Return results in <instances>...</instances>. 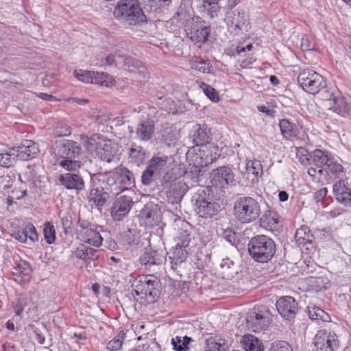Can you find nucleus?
Returning <instances> with one entry per match:
<instances>
[{"instance_id":"obj_59","label":"nucleus","mask_w":351,"mask_h":351,"mask_svg":"<svg viewBox=\"0 0 351 351\" xmlns=\"http://www.w3.org/2000/svg\"><path fill=\"white\" fill-rule=\"evenodd\" d=\"M191 241V235L187 230L181 231L177 237L176 245L186 247Z\"/></svg>"},{"instance_id":"obj_34","label":"nucleus","mask_w":351,"mask_h":351,"mask_svg":"<svg viewBox=\"0 0 351 351\" xmlns=\"http://www.w3.org/2000/svg\"><path fill=\"white\" fill-rule=\"evenodd\" d=\"M117 173L118 182L119 186L124 189V191L128 190L129 188L134 186V178L133 174L124 167L119 169Z\"/></svg>"},{"instance_id":"obj_64","label":"nucleus","mask_w":351,"mask_h":351,"mask_svg":"<svg viewBox=\"0 0 351 351\" xmlns=\"http://www.w3.org/2000/svg\"><path fill=\"white\" fill-rule=\"evenodd\" d=\"M37 173L34 166L28 165L24 172V177L27 182H34L36 178Z\"/></svg>"},{"instance_id":"obj_37","label":"nucleus","mask_w":351,"mask_h":351,"mask_svg":"<svg viewBox=\"0 0 351 351\" xmlns=\"http://www.w3.org/2000/svg\"><path fill=\"white\" fill-rule=\"evenodd\" d=\"M261 226L270 230H274L278 228V220L276 217V214L271 210L266 212L260 219Z\"/></svg>"},{"instance_id":"obj_8","label":"nucleus","mask_w":351,"mask_h":351,"mask_svg":"<svg viewBox=\"0 0 351 351\" xmlns=\"http://www.w3.org/2000/svg\"><path fill=\"white\" fill-rule=\"evenodd\" d=\"M225 22L229 33L232 35H239L247 32L250 24L244 11L238 10L228 12Z\"/></svg>"},{"instance_id":"obj_30","label":"nucleus","mask_w":351,"mask_h":351,"mask_svg":"<svg viewBox=\"0 0 351 351\" xmlns=\"http://www.w3.org/2000/svg\"><path fill=\"white\" fill-rule=\"evenodd\" d=\"M240 343L245 351H263L262 342L250 334L243 335L240 339Z\"/></svg>"},{"instance_id":"obj_18","label":"nucleus","mask_w":351,"mask_h":351,"mask_svg":"<svg viewBox=\"0 0 351 351\" xmlns=\"http://www.w3.org/2000/svg\"><path fill=\"white\" fill-rule=\"evenodd\" d=\"M191 25L185 27V31L187 36L194 43L202 44L205 43L210 34V27L205 26L201 23H196L193 27H190Z\"/></svg>"},{"instance_id":"obj_52","label":"nucleus","mask_w":351,"mask_h":351,"mask_svg":"<svg viewBox=\"0 0 351 351\" xmlns=\"http://www.w3.org/2000/svg\"><path fill=\"white\" fill-rule=\"evenodd\" d=\"M73 75L79 81L92 84L94 71L79 69L74 71Z\"/></svg>"},{"instance_id":"obj_49","label":"nucleus","mask_w":351,"mask_h":351,"mask_svg":"<svg viewBox=\"0 0 351 351\" xmlns=\"http://www.w3.org/2000/svg\"><path fill=\"white\" fill-rule=\"evenodd\" d=\"M82 143L85 148L89 152H96L97 145L99 144V141H101L102 139L99 138L98 134H95L91 137H83L82 138Z\"/></svg>"},{"instance_id":"obj_4","label":"nucleus","mask_w":351,"mask_h":351,"mask_svg":"<svg viewBox=\"0 0 351 351\" xmlns=\"http://www.w3.org/2000/svg\"><path fill=\"white\" fill-rule=\"evenodd\" d=\"M158 285L157 278L154 276H142L136 278L133 283L132 287L136 295H141L149 302H154L158 297Z\"/></svg>"},{"instance_id":"obj_46","label":"nucleus","mask_w":351,"mask_h":351,"mask_svg":"<svg viewBox=\"0 0 351 351\" xmlns=\"http://www.w3.org/2000/svg\"><path fill=\"white\" fill-rule=\"evenodd\" d=\"M92 84L109 86L112 84V77L111 75L104 72L99 73L94 71Z\"/></svg>"},{"instance_id":"obj_45","label":"nucleus","mask_w":351,"mask_h":351,"mask_svg":"<svg viewBox=\"0 0 351 351\" xmlns=\"http://www.w3.org/2000/svg\"><path fill=\"white\" fill-rule=\"evenodd\" d=\"M121 242L127 247L137 246L139 243V237L135 236L131 230L123 232L121 234Z\"/></svg>"},{"instance_id":"obj_17","label":"nucleus","mask_w":351,"mask_h":351,"mask_svg":"<svg viewBox=\"0 0 351 351\" xmlns=\"http://www.w3.org/2000/svg\"><path fill=\"white\" fill-rule=\"evenodd\" d=\"M59 182L69 190H75L79 192L85 189V182L81 175L75 173H66L59 178Z\"/></svg>"},{"instance_id":"obj_7","label":"nucleus","mask_w":351,"mask_h":351,"mask_svg":"<svg viewBox=\"0 0 351 351\" xmlns=\"http://www.w3.org/2000/svg\"><path fill=\"white\" fill-rule=\"evenodd\" d=\"M314 345L317 351H337L339 341L336 333L328 328L317 331L314 337Z\"/></svg>"},{"instance_id":"obj_40","label":"nucleus","mask_w":351,"mask_h":351,"mask_svg":"<svg viewBox=\"0 0 351 351\" xmlns=\"http://www.w3.org/2000/svg\"><path fill=\"white\" fill-rule=\"evenodd\" d=\"M17 154L16 152V147L10 149L9 151L0 154V167H10L12 166L16 159Z\"/></svg>"},{"instance_id":"obj_19","label":"nucleus","mask_w":351,"mask_h":351,"mask_svg":"<svg viewBox=\"0 0 351 351\" xmlns=\"http://www.w3.org/2000/svg\"><path fill=\"white\" fill-rule=\"evenodd\" d=\"M191 4V0H182L173 20H177L182 25L184 24L185 27L191 25L194 21Z\"/></svg>"},{"instance_id":"obj_23","label":"nucleus","mask_w":351,"mask_h":351,"mask_svg":"<svg viewBox=\"0 0 351 351\" xmlns=\"http://www.w3.org/2000/svg\"><path fill=\"white\" fill-rule=\"evenodd\" d=\"M155 124L151 119L141 121L136 129V138L142 141H147L152 138Z\"/></svg>"},{"instance_id":"obj_35","label":"nucleus","mask_w":351,"mask_h":351,"mask_svg":"<svg viewBox=\"0 0 351 351\" xmlns=\"http://www.w3.org/2000/svg\"><path fill=\"white\" fill-rule=\"evenodd\" d=\"M279 127L282 135L286 138L295 137L299 133L296 125L285 119L280 121Z\"/></svg>"},{"instance_id":"obj_54","label":"nucleus","mask_w":351,"mask_h":351,"mask_svg":"<svg viewBox=\"0 0 351 351\" xmlns=\"http://www.w3.org/2000/svg\"><path fill=\"white\" fill-rule=\"evenodd\" d=\"M191 67L202 73H209L212 70L210 62L206 60L193 61L191 63Z\"/></svg>"},{"instance_id":"obj_43","label":"nucleus","mask_w":351,"mask_h":351,"mask_svg":"<svg viewBox=\"0 0 351 351\" xmlns=\"http://www.w3.org/2000/svg\"><path fill=\"white\" fill-rule=\"evenodd\" d=\"M220 268L223 274L226 275L228 278L233 276V274L236 272V266L234 262L229 257L222 259L220 263Z\"/></svg>"},{"instance_id":"obj_39","label":"nucleus","mask_w":351,"mask_h":351,"mask_svg":"<svg viewBox=\"0 0 351 351\" xmlns=\"http://www.w3.org/2000/svg\"><path fill=\"white\" fill-rule=\"evenodd\" d=\"M246 171L248 175L252 174L254 178H252L253 182H257L258 178L263 174V167L260 160H249L245 165Z\"/></svg>"},{"instance_id":"obj_1","label":"nucleus","mask_w":351,"mask_h":351,"mask_svg":"<svg viewBox=\"0 0 351 351\" xmlns=\"http://www.w3.org/2000/svg\"><path fill=\"white\" fill-rule=\"evenodd\" d=\"M261 206L259 202L249 196H241L237 199L233 206V215L241 223L247 224L259 218Z\"/></svg>"},{"instance_id":"obj_60","label":"nucleus","mask_w":351,"mask_h":351,"mask_svg":"<svg viewBox=\"0 0 351 351\" xmlns=\"http://www.w3.org/2000/svg\"><path fill=\"white\" fill-rule=\"evenodd\" d=\"M16 272L22 276H28L31 271L30 265L25 261L21 260L14 267Z\"/></svg>"},{"instance_id":"obj_55","label":"nucleus","mask_w":351,"mask_h":351,"mask_svg":"<svg viewBox=\"0 0 351 351\" xmlns=\"http://www.w3.org/2000/svg\"><path fill=\"white\" fill-rule=\"evenodd\" d=\"M158 176L153 170L149 169L148 167L143 172L141 176V182L145 186H150Z\"/></svg>"},{"instance_id":"obj_32","label":"nucleus","mask_w":351,"mask_h":351,"mask_svg":"<svg viewBox=\"0 0 351 351\" xmlns=\"http://www.w3.org/2000/svg\"><path fill=\"white\" fill-rule=\"evenodd\" d=\"M185 248L176 244L169 256L171 269L176 270V266L186 260L188 252Z\"/></svg>"},{"instance_id":"obj_50","label":"nucleus","mask_w":351,"mask_h":351,"mask_svg":"<svg viewBox=\"0 0 351 351\" xmlns=\"http://www.w3.org/2000/svg\"><path fill=\"white\" fill-rule=\"evenodd\" d=\"M141 218L145 220L147 223L152 224L157 217V213L153 208L152 205H145L141 211Z\"/></svg>"},{"instance_id":"obj_9","label":"nucleus","mask_w":351,"mask_h":351,"mask_svg":"<svg viewBox=\"0 0 351 351\" xmlns=\"http://www.w3.org/2000/svg\"><path fill=\"white\" fill-rule=\"evenodd\" d=\"M206 196L205 190L201 189L193 197L195 201V210L201 217H213L218 213L220 206L217 203L208 202Z\"/></svg>"},{"instance_id":"obj_14","label":"nucleus","mask_w":351,"mask_h":351,"mask_svg":"<svg viewBox=\"0 0 351 351\" xmlns=\"http://www.w3.org/2000/svg\"><path fill=\"white\" fill-rule=\"evenodd\" d=\"M81 153V147L71 140H64L56 147V154L61 158H77Z\"/></svg>"},{"instance_id":"obj_16","label":"nucleus","mask_w":351,"mask_h":351,"mask_svg":"<svg viewBox=\"0 0 351 351\" xmlns=\"http://www.w3.org/2000/svg\"><path fill=\"white\" fill-rule=\"evenodd\" d=\"M199 147V152L196 154L195 161L200 166H207L215 161L217 156L219 155L217 153L218 150L217 146L212 143H208Z\"/></svg>"},{"instance_id":"obj_36","label":"nucleus","mask_w":351,"mask_h":351,"mask_svg":"<svg viewBox=\"0 0 351 351\" xmlns=\"http://www.w3.org/2000/svg\"><path fill=\"white\" fill-rule=\"evenodd\" d=\"M168 160L167 156L163 154H157L153 156L150 160L149 165L147 167L153 170L158 176L160 175L161 171L167 165Z\"/></svg>"},{"instance_id":"obj_62","label":"nucleus","mask_w":351,"mask_h":351,"mask_svg":"<svg viewBox=\"0 0 351 351\" xmlns=\"http://www.w3.org/2000/svg\"><path fill=\"white\" fill-rule=\"evenodd\" d=\"M14 178V173L0 176V184L3 186V189H9L12 185Z\"/></svg>"},{"instance_id":"obj_33","label":"nucleus","mask_w":351,"mask_h":351,"mask_svg":"<svg viewBox=\"0 0 351 351\" xmlns=\"http://www.w3.org/2000/svg\"><path fill=\"white\" fill-rule=\"evenodd\" d=\"M310 157L317 167L322 168L326 167L332 156L326 151L316 149L310 154Z\"/></svg>"},{"instance_id":"obj_58","label":"nucleus","mask_w":351,"mask_h":351,"mask_svg":"<svg viewBox=\"0 0 351 351\" xmlns=\"http://www.w3.org/2000/svg\"><path fill=\"white\" fill-rule=\"evenodd\" d=\"M269 351H293V350L287 341H276L271 344Z\"/></svg>"},{"instance_id":"obj_24","label":"nucleus","mask_w":351,"mask_h":351,"mask_svg":"<svg viewBox=\"0 0 351 351\" xmlns=\"http://www.w3.org/2000/svg\"><path fill=\"white\" fill-rule=\"evenodd\" d=\"M191 138L197 146L209 143L210 131L205 125L196 124L193 126Z\"/></svg>"},{"instance_id":"obj_29","label":"nucleus","mask_w":351,"mask_h":351,"mask_svg":"<svg viewBox=\"0 0 351 351\" xmlns=\"http://www.w3.org/2000/svg\"><path fill=\"white\" fill-rule=\"evenodd\" d=\"M328 110L340 116L346 117L350 112V106L348 104L346 99L339 93L333 101L329 103Z\"/></svg>"},{"instance_id":"obj_22","label":"nucleus","mask_w":351,"mask_h":351,"mask_svg":"<svg viewBox=\"0 0 351 351\" xmlns=\"http://www.w3.org/2000/svg\"><path fill=\"white\" fill-rule=\"evenodd\" d=\"M13 237L21 243L32 244L38 240L35 226L32 223H27L24 229L14 232Z\"/></svg>"},{"instance_id":"obj_10","label":"nucleus","mask_w":351,"mask_h":351,"mask_svg":"<svg viewBox=\"0 0 351 351\" xmlns=\"http://www.w3.org/2000/svg\"><path fill=\"white\" fill-rule=\"evenodd\" d=\"M115 66L128 69L130 72L136 75L137 80L138 76H142L143 79L147 78L148 76L146 69L142 65L141 62L120 52H116Z\"/></svg>"},{"instance_id":"obj_25","label":"nucleus","mask_w":351,"mask_h":351,"mask_svg":"<svg viewBox=\"0 0 351 351\" xmlns=\"http://www.w3.org/2000/svg\"><path fill=\"white\" fill-rule=\"evenodd\" d=\"M87 198L89 203L94 204L97 208H100L106 203L109 198V193L104 187L93 188L90 190Z\"/></svg>"},{"instance_id":"obj_53","label":"nucleus","mask_w":351,"mask_h":351,"mask_svg":"<svg viewBox=\"0 0 351 351\" xmlns=\"http://www.w3.org/2000/svg\"><path fill=\"white\" fill-rule=\"evenodd\" d=\"M343 166L338 163L333 157H332L325 168V171L327 174H331L335 176H337L339 173L343 172Z\"/></svg>"},{"instance_id":"obj_27","label":"nucleus","mask_w":351,"mask_h":351,"mask_svg":"<svg viewBox=\"0 0 351 351\" xmlns=\"http://www.w3.org/2000/svg\"><path fill=\"white\" fill-rule=\"evenodd\" d=\"M333 191L338 202L345 205L351 204V191L346 186L343 181H337L333 186Z\"/></svg>"},{"instance_id":"obj_61","label":"nucleus","mask_w":351,"mask_h":351,"mask_svg":"<svg viewBox=\"0 0 351 351\" xmlns=\"http://www.w3.org/2000/svg\"><path fill=\"white\" fill-rule=\"evenodd\" d=\"M221 235L226 241L229 242L232 245H236L237 242V235L231 228H228L226 229H223Z\"/></svg>"},{"instance_id":"obj_56","label":"nucleus","mask_w":351,"mask_h":351,"mask_svg":"<svg viewBox=\"0 0 351 351\" xmlns=\"http://www.w3.org/2000/svg\"><path fill=\"white\" fill-rule=\"evenodd\" d=\"M321 90L322 99L324 100L328 101L330 103H332L339 93L338 89L335 87H330L329 88L326 87Z\"/></svg>"},{"instance_id":"obj_38","label":"nucleus","mask_w":351,"mask_h":351,"mask_svg":"<svg viewBox=\"0 0 351 351\" xmlns=\"http://www.w3.org/2000/svg\"><path fill=\"white\" fill-rule=\"evenodd\" d=\"M130 162L139 166L145 159V151L141 146H132L129 149Z\"/></svg>"},{"instance_id":"obj_6","label":"nucleus","mask_w":351,"mask_h":351,"mask_svg":"<svg viewBox=\"0 0 351 351\" xmlns=\"http://www.w3.org/2000/svg\"><path fill=\"white\" fill-rule=\"evenodd\" d=\"M271 313L265 306H258L250 311L246 318L247 327L254 331L264 330L269 324Z\"/></svg>"},{"instance_id":"obj_44","label":"nucleus","mask_w":351,"mask_h":351,"mask_svg":"<svg viewBox=\"0 0 351 351\" xmlns=\"http://www.w3.org/2000/svg\"><path fill=\"white\" fill-rule=\"evenodd\" d=\"M58 165L66 171H75L82 167V162L75 158H62Z\"/></svg>"},{"instance_id":"obj_63","label":"nucleus","mask_w":351,"mask_h":351,"mask_svg":"<svg viewBox=\"0 0 351 351\" xmlns=\"http://www.w3.org/2000/svg\"><path fill=\"white\" fill-rule=\"evenodd\" d=\"M206 351H225V348L221 343L210 339L207 341Z\"/></svg>"},{"instance_id":"obj_57","label":"nucleus","mask_w":351,"mask_h":351,"mask_svg":"<svg viewBox=\"0 0 351 351\" xmlns=\"http://www.w3.org/2000/svg\"><path fill=\"white\" fill-rule=\"evenodd\" d=\"M201 87L203 89L205 95L213 101H218L219 100V97L217 91L213 88L210 85H208L205 83H202Z\"/></svg>"},{"instance_id":"obj_48","label":"nucleus","mask_w":351,"mask_h":351,"mask_svg":"<svg viewBox=\"0 0 351 351\" xmlns=\"http://www.w3.org/2000/svg\"><path fill=\"white\" fill-rule=\"evenodd\" d=\"M220 0H203V7L207 10L208 14L210 18L217 16L220 10L219 1Z\"/></svg>"},{"instance_id":"obj_15","label":"nucleus","mask_w":351,"mask_h":351,"mask_svg":"<svg viewBox=\"0 0 351 351\" xmlns=\"http://www.w3.org/2000/svg\"><path fill=\"white\" fill-rule=\"evenodd\" d=\"M166 253L163 250H154L152 248H145L144 252L140 257L141 265L145 268L150 269L154 265H160L166 258Z\"/></svg>"},{"instance_id":"obj_51","label":"nucleus","mask_w":351,"mask_h":351,"mask_svg":"<svg viewBox=\"0 0 351 351\" xmlns=\"http://www.w3.org/2000/svg\"><path fill=\"white\" fill-rule=\"evenodd\" d=\"M43 234L45 241L48 244H52L56 241V230L54 226L50 222L44 224Z\"/></svg>"},{"instance_id":"obj_41","label":"nucleus","mask_w":351,"mask_h":351,"mask_svg":"<svg viewBox=\"0 0 351 351\" xmlns=\"http://www.w3.org/2000/svg\"><path fill=\"white\" fill-rule=\"evenodd\" d=\"M126 332L123 330L115 336L107 344V349L110 351H120L124 344H125Z\"/></svg>"},{"instance_id":"obj_26","label":"nucleus","mask_w":351,"mask_h":351,"mask_svg":"<svg viewBox=\"0 0 351 351\" xmlns=\"http://www.w3.org/2000/svg\"><path fill=\"white\" fill-rule=\"evenodd\" d=\"M77 237L84 243L95 247H99L102 244L103 238L93 228L88 230H77Z\"/></svg>"},{"instance_id":"obj_47","label":"nucleus","mask_w":351,"mask_h":351,"mask_svg":"<svg viewBox=\"0 0 351 351\" xmlns=\"http://www.w3.org/2000/svg\"><path fill=\"white\" fill-rule=\"evenodd\" d=\"M308 317L312 320H322L327 321L329 318L328 315L322 308L317 306H308Z\"/></svg>"},{"instance_id":"obj_20","label":"nucleus","mask_w":351,"mask_h":351,"mask_svg":"<svg viewBox=\"0 0 351 351\" xmlns=\"http://www.w3.org/2000/svg\"><path fill=\"white\" fill-rule=\"evenodd\" d=\"M96 155L99 159L107 162H112L117 156V150L111 141H99Z\"/></svg>"},{"instance_id":"obj_5","label":"nucleus","mask_w":351,"mask_h":351,"mask_svg":"<svg viewBox=\"0 0 351 351\" xmlns=\"http://www.w3.org/2000/svg\"><path fill=\"white\" fill-rule=\"evenodd\" d=\"M298 82L303 90L311 94L318 93L326 88L324 77L311 69L301 71L298 76Z\"/></svg>"},{"instance_id":"obj_11","label":"nucleus","mask_w":351,"mask_h":351,"mask_svg":"<svg viewBox=\"0 0 351 351\" xmlns=\"http://www.w3.org/2000/svg\"><path fill=\"white\" fill-rule=\"evenodd\" d=\"M134 204L132 197L123 195L117 197L110 208V215L114 221H120L126 218Z\"/></svg>"},{"instance_id":"obj_12","label":"nucleus","mask_w":351,"mask_h":351,"mask_svg":"<svg viewBox=\"0 0 351 351\" xmlns=\"http://www.w3.org/2000/svg\"><path fill=\"white\" fill-rule=\"evenodd\" d=\"M210 178L213 185L217 187L226 188L234 184V174L229 167H220L213 170Z\"/></svg>"},{"instance_id":"obj_21","label":"nucleus","mask_w":351,"mask_h":351,"mask_svg":"<svg viewBox=\"0 0 351 351\" xmlns=\"http://www.w3.org/2000/svg\"><path fill=\"white\" fill-rule=\"evenodd\" d=\"M39 152L38 145L32 140H25L16 147L17 157L22 160H28L35 158Z\"/></svg>"},{"instance_id":"obj_3","label":"nucleus","mask_w":351,"mask_h":351,"mask_svg":"<svg viewBox=\"0 0 351 351\" xmlns=\"http://www.w3.org/2000/svg\"><path fill=\"white\" fill-rule=\"evenodd\" d=\"M113 14L118 20L131 25L145 20V16L138 3V0H119Z\"/></svg>"},{"instance_id":"obj_28","label":"nucleus","mask_w":351,"mask_h":351,"mask_svg":"<svg viewBox=\"0 0 351 351\" xmlns=\"http://www.w3.org/2000/svg\"><path fill=\"white\" fill-rule=\"evenodd\" d=\"M103 182L105 183L104 189L108 191L109 194L117 195L119 193L124 191V189L119 186L117 173H108L104 176Z\"/></svg>"},{"instance_id":"obj_2","label":"nucleus","mask_w":351,"mask_h":351,"mask_svg":"<svg viewBox=\"0 0 351 351\" xmlns=\"http://www.w3.org/2000/svg\"><path fill=\"white\" fill-rule=\"evenodd\" d=\"M248 252L255 261L267 263L276 253V244L270 237L263 234L258 235L250 241Z\"/></svg>"},{"instance_id":"obj_31","label":"nucleus","mask_w":351,"mask_h":351,"mask_svg":"<svg viewBox=\"0 0 351 351\" xmlns=\"http://www.w3.org/2000/svg\"><path fill=\"white\" fill-rule=\"evenodd\" d=\"M97 250L86 246L84 244H80L75 250L73 251L72 254L77 258L81 259L84 261H88L97 258Z\"/></svg>"},{"instance_id":"obj_13","label":"nucleus","mask_w":351,"mask_h":351,"mask_svg":"<svg viewBox=\"0 0 351 351\" xmlns=\"http://www.w3.org/2000/svg\"><path fill=\"white\" fill-rule=\"evenodd\" d=\"M276 308L280 315L285 319L293 318L298 311V303L291 296L280 298L276 302Z\"/></svg>"},{"instance_id":"obj_42","label":"nucleus","mask_w":351,"mask_h":351,"mask_svg":"<svg viewBox=\"0 0 351 351\" xmlns=\"http://www.w3.org/2000/svg\"><path fill=\"white\" fill-rule=\"evenodd\" d=\"M192 341V339L187 336H176L171 339V344L176 351H187L189 350V344Z\"/></svg>"}]
</instances>
